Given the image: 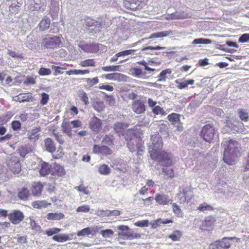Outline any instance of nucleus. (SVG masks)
<instances>
[{
  "label": "nucleus",
  "mask_w": 249,
  "mask_h": 249,
  "mask_svg": "<svg viewBox=\"0 0 249 249\" xmlns=\"http://www.w3.org/2000/svg\"><path fill=\"white\" fill-rule=\"evenodd\" d=\"M148 144V151L152 160L161 162L165 166H171L173 163V156L169 153L161 151L162 139L159 134L151 136Z\"/></svg>",
  "instance_id": "f257e3e1"
},
{
  "label": "nucleus",
  "mask_w": 249,
  "mask_h": 249,
  "mask_svg": "<svg viewBox=\"0 0 249 249\" xmlns=\"http://www.w3.org/2000/svg\"><path fill=\"white\" fill-rule=\"evenodd\" d=\"M222 144L225 149L223 158L224 161L228 165L235 164L240 151L239 144L235 141L225 139Z\"/></svg>",
  "instance_id": "f03ea898"
},
{
  "label": "nucleus",
  "mask_w": 249,
  "mask_h": 249,
  "mask_svg": "<svg viewBox=\"0 0 249 249\" xmlns=\"http://www.w3.org/2000/svg\"><path fill=\"white\" fill-rule=\"evenodd\" d=\"M125 138L128 141L127 145L131 152L136 151L138 148L142 147V140L135 135L131 136V132H128L125 136Z\"/></svg>",
  "instance_id": "7ed1b4c3"
},
{
  "label": "nucleus",
  "mask_w": 249,
  "mask_h": 249,
  "mask_svg": "<svg viewBox=\"0 0 249 249\" xmlns=\"http://www.w3.org/2000/svg\"><path fill=\"white\" fill-rule=\"evenodd\" d=\"M235 240L237 242L240 239L236 237H224L221 240H216L209 245V249H229L231 247V244L229 240Z\"/></svg>",
  "instance_id": "20e7f679"
},
{
  "label": "nucleus",
  "mask_w": 249,
  "mask_h": 249,
  "mask_svg": "<svg viewBox=\"0 0 249 249\" xmlns=\"http://www.w3.org/2000/svg\"><path fill=\"white\" fill-rule=\"evenodd\" d=\"M117 229L119 230V232L118 234V237L121 239L132 240L134 239L140 238L141 237L140 234L131 232L127 226H119Z\"/></svg>",
  "instance_id": "39448f33"
},
{
  "label": "nucleus",
  "mask_w": 249,
  "mask_h": 249,
  "mask_svg": "<svg viewBox=\"0 0 249 249\" xmlns=\"http://www.w3.org/2000/svg\"><path fill=\"white\" fill-rule=\"evenodd\" d=\"M60 44L61 40L59 36H50L45 35L42 37L41 45L46 49H54L59 47Z\"/></svg>",
  "instance_id": "423d86ee"
},
{
  "label": "nucleus",
  "mask_w": 249,
  "mask_h": 249,
  "mask_svg": "<svg viewBox=\"0 0 249 249\" xmlns=\"http://www.w3.org/2000/svg\"><path fill=\"white\" fill-rule=\"evenodd\" d=\"M216 131L212 124H207L203 127L200 136L206 142H211L216 136Z\"/></svg>",
  "instance_id": "0eeeda50"
},
{
  "label": "nucleus",
  "mask_w": 249,
  "mask_h": 249,
  "mask_svg": "<svg viewBox=\"0 0 249 249\" xmlns=\"http://www.w3.org/2000/svg\"><path fill=\"white\" fill-rule=\"evenodd\" d=\"M173 35V32L171 30L159 32L151 34L150 36L147 38H143L137 42L133 43L130 45V47H133L137 45L141 44L144 42V40L147 39H153L157 38H162Z\"/></svg>",
  "instance_id": "6e6552de"
},
{
  "label": "nucleus",
  "mask_w": 249,
  "mask_h": 249,
  "mask_svg": "<svg viewBox=\"0 0 249 249\" xmlns=\"http://www.w3.org/2000/svg\"><path fill=\"white\" fill-rule=\"evenodd\" d=\"M146 0H125L124 5L126 9L137 10L142 8Z\"/></svg>",
  "instance_id": "1a4fd4ad"
},
{
  "label": "nucleus",
  "mask_w": 249,
  "mask_h": 249,
  "mask_svg": "<svg viewBox=\"0 0 249 249\" xmlns=\"http://www.w3.org/2000/svg\"><path fill=\"white\" fill-rule=\"evenodd\" d=\"M193 196L192 190L190 187L183 189L182 191L177 195L178 201L182 204L190 201Z\"/></svg>",
  "instance_id": "9d476101"
},
{
  "label": "nucleus",
  "mask_w": 249,
  "mask_h": 249,
  "mask_svg": "<svg viewBox=\"0 0 249 249\" xmlns=\"http://www.w3.org/2000/svg\"><path fill=\"white\" fill-rule=\"evenodd\" d=\"M8 219L14 225L19 224L24 218L23 213L19 210H14L8 215Z\"/></svg>",
  "instance_id": "9b49d317"
},
{
  "label": "nucleus",
  "mask_w": 249,
  "mask_h": 249,
  "mask_svg": "<svg viewBox=\"0 0 249 249\" xmlns=\"http://www.w3.org/2000/svg\"><path fill=\"white\" fill-rule=\"evenodd\" d=\"M242 124L235 120H228L226 121L225 127L227 128L226 132L231 131L234 133L242 128Z\"/></svg>",
  "instance_id": "f8f14e48"
},
{
  "label": "nucleus",
  "mask_w": 249,
  "mask_h": 249,
  "mask_svg": "<svg viewBox=\"0 0 249 249\" xmlns=\"http://www.w3.org/2000/svg\"><path fill=\"white\" fill-rule=\"evenodd\" d=\"M81 50L85 53H93L97 52L100 47H103L101 44H80L78 45Z\"/></svg>",
  "instance_id": "ddd939ff"
},
{
  "label": "nucleus",
  "mask_w": 249,
  "mask_h": 249,
  "mask_svg": "<svg viewBox=\"0 0 249 249\" xmlns=\"http://www.w3.org/2000/svg\"><path fill=\"white\" fill-rule=\"evenodd\" d=\"M86 24L91 28V30L96 33L101 31L103 27V22L101 19L94 20L88 18L86 21Z\"/></svg>",
  "instance_id": "4468645a"
},
{
  "label": "nucleus",
  "mask_w": 249,
  "mask_h": 249,
  "mask_svg": "<svg viewBox=\"0 0 249 249\" xmlns=\"http://www.w3.org/2000/svg\"><path fill=\"white\" fill-rule=\"evenodd\" d=\"M180 115L178 114L173 113L167 117L168 120L173 123V124L177 127L176 129L179 131L183 129L182 125L180 122Z\"/></svg>",
  "instance_id": "2eb2a0df"
},
{
  "label": "nucleus",
  "mask_w": 249,
  "mask_h": 249,
  "mask_svg": "<svg viewBox=\"0 0 249 249\" xmlns=\"http://www.w3.org/2000/svg\"><path fill=\"white\" fill-rule=\"evenodd\" d=\"M102 124L101 120L94 116L90 119L89 125L92 131L98 132L101 128Z\"/></svg>",
  "instance_id": "dca6fc26"
},
{
  "label": "nucleus",
  "mask_w": 249,
  "mask_h": 249,
  "mask_svg": "<svg viewBox=\"0 0 249 249\" xmlns=\"http://www.w3.org/2000/svg\"><path fill=\"white\" fill-rule=\"evenodd\" d=\"M21 0H7L6 4L9 6V11L12 13H18L21 6Z\"/></svg>",
  "instance_id": "f3484780"
},
{
  "label": "nucleus",
  "mask_w": 249,
  "mask_h": 249,
  "mask_svg": "<svg viewBox=\"0 0 249 249\" xmlns=\"http://www.w3.org/2000/svg\"><path fill=\"white\" fill-rule=\"evenodd\" d=\"M93 152L94 153L102 155H111L112 153V151L107 146L105 145L100 146L97 144L94 145Z\"/></svg>",
  "instance_id": "a211bd4d"
},
{
  "label": "nucleus",
  "mask_w": 249,
  "mask_h": 249,
  "mask_svg": "<svg viewBox=\"0 0 249 249\" xmlns=\"http://www.w3.org/2000/svg\"><path fill=\"white\" fill-rule=\"evenodd\" d=\"M54 168V171H62L63 168L57 164L54 163L53 165H50L48 163L42 162L41 163V168L39 171H51L50 168Z\"/></svg>",
  "instance_id": "6ab92c4d"
},
{
  "label": "nucleus",
  "mask_w": 249,
  "mask_h": 249,
  "mask_svg": "<svg viewBox=\"0 0 249 249\" xmlns=\"http://www.w3.org/2000/svg\"><path fill=\"white\" fill-rule=\"evenodd\" d=\"M34 147L30 144H26L19 146L18 149L20 156L24 158L26 155L33 152Z\"/></svg>",
  "instance_id": "aec40b11"
},
{
  "label": "nucleus",
  "mask_w": 249,
  "mask_h": 249,
  "mask_svg": "<svg viewBox=\"0 0 249 249\" xmlns=\"http://www.w3.org/2000/svg\"><path fill=\"white\" fill-rule=\"evenodd\" d=\"M43 189V185L40 182H34L32 184L30 188L33 196H40Z\"/></svg>",
  "instance_id": "412c9836"
},
{
  "label": "nucleus",
  "mask_w": 249,
  "mask_h": 249,
  "mask_svg": "<svg viewBox=\"0 0 249 249\" xmlns=\"http://www.w3.org/2000/svg\"><path fill=\"white\" fill-rule=\"evenodd\" d=\"M133 110L137 114L143 113L145 110V106L143 103L140 100L134 101L132 105Z\"/></svg>",
  "instance_id": "4be33fe9"
},
{
  "label": "nucleus",
  "mask_w": 249,
  "mask_h": 249,
  "mask_svg": "<svg viewBox=\"0 0 249 249\" xmlns=\"http://www.w3.org/2000/svg\"><path fill=\"white\" fill-rule=\"evenodd\" d=\"M50 14L53 18H55L57 17V14L59 11V3L56 0H50Z\"/></svg>",
  "instance_id": "5701e85b"
},
{
  "label": "nucleus",
  "mask_w": 249,
  "mask_h": 249,
  "mask_svg": "<svg viewBox=\"0 0 249 249\" xmlns=\"http://www.w3.org/2000/svg\"><path fill=\"white\" fill-rule=\"evenodd\" d=\"M154 199L157 203L161 205H167L170 201L169 196L163 194H156Z\"/></svg>",
  "instance_id": "b1692460"
},
{
  "label": "nucleus",
  "mask_w": 249,
  "mask_h": 249,
  "mask_svg": "<svg viewBox=\"0 0 249 249\" xmlns=\"http://www.w3.org/2000/svg\"><path fill=\"white\" fill-rule=\"evenodd\" d=\"M32 94L30 92L26 93H20L18 96L14 97V100L16 102L19 103H23L25 102H29L32 99Z\"/></svg>",
  "instance_id": "393cba45"
},
{
  "label": "nucleus",
  "mask_w": 249,
  "mask_h": 249,
  "mask_svg": "<svg viewBox=\"0 0 249 249\" xmlns=\"http://www.w3.org/2000/svg\"><path fill=\"white\" fill-rule=\"evenodd\" d=\"M44 142L46 151L50 153H53L55 151V145L51 139L49 138L46 139Z\"/></svg>",
  "instance_id": "a878e982"
},
{
  "label": "nucleus",
  "mask_w": 249,
  "mask_h": 249,
  "mask_svg": "<svg viewBox=\"0 0 249 249\" xmlns=\"http://www.w3.org/2000/svg\"><path fill=\"white\" fill-rule=\"evenodd\" d=\"M97 212L99 215L103 216H109L110 215L118 216L121 213L120 211L118 210H114L112 211L98 210Z\"/></svg>",
  "instance_id": "bb28decb"
},
{
  "label": "nucleus",
  "mask_w": 249,
  "mask_h": 249,
  "mask_svg": "<svg viewBox=\"0 0 249 249\" xmlns=\"http://www.w3.org/2000/svg\"><path fill=\"white\" fill-rule=\"evenodd\" d=\"M51 25V20L49 18L45 17L39 23V30L41 31H45L49 29Z\"/></svg>",
  "instance_id": "cd10ccee"
},
{
  "label": "nucleus",
  "mask_w": 249,
  "mask_h": 249,
  "mask_svg": "<svg viewBox=\"0 0 249 249\" xmlns=\"http://www.w3.org/2000/svg\"><path fill=\"white\" fill-rule=\"evenodd\" d=\"M40 128L39 127L33 129L27 133L28 138L32 141H35L38 139Z\"/></svg>",
  "instance_id": "c85d7f7f"
},
{
  "label": "nucleus",
  "mask_w": 249,
  "mask_h": 249,
  "mask_svg": "<svg viewBox=\"0 0 249 249\" xmlns=\"http://www.w3.org/2000/svg\"><path fill=\"white\" fill-rule=\"evenodd\" d=\"M51 205V203H48L46 200H37L32 203V206L36 209L46 208L48 205Z\"/></svg>",
  "instance_id": "c756f323"
},
{
  "label": "nucleus",
  "mask_w": 249,
  "mask_h": 249,
  "mask_svg": "<svg viewBox=\"0 0 249 249\" xmlns=\"http://www.w3.org/2000/svg\"><path fill=\"white\" fill-rule=\"evenodd\" d=\"M46 217L50 220H60L64 217V214L61 213H50L47 214Z\"/></svg>",
  "instance_id": "7c9ffc66"
},
{
  "label": "nucleus",
  "mask_w": 249,
  "mask_h": 249,
  "mask_svg": "<svg viewBox=\"0 0 249 249\" xmlns=\"http://www.w3.org/2000/svg\"><path fill=\"white\" fill-rule=\"evenodd\" d=\"M84 80L86 82L85 87L88 89L91 88L99 83V79L97 77H94L92 79L86 78L84 79Z\"/></svg>",
  "instance_id": "2f4dec72"
},
{
  "label": "nucleus",
  "mask_w": 249,
  "mask_h": 249,
  "mask_svg": "<svg viewBox=\"0 0 249 249\" xmlns=\"http://www.w3.org/2000/svg\"><path fill=\"white\" fill-rule=\"evenodd\" d=\"M29 196V191L26 188H22L18 194V197L21 200H26Z\"/></svg>",
  "instance_id": "473e14b6"
},
{
  "label": "nucleus",
  "mask_w": 249,
  "mask_h": 249,
  "mask_svg": "<svg viewBox=\"0 0 249 249\" xmlns=\"http://www.w3.org/2000/svg\"><path fill=\"white\" fill-rule=\"evenodd\" d=\"M53 239L57 242H64L70 239L69 236L66 234H61L54 235Z\"/></svg>",
  "instance_id": "72a5a7b5"
},
{
  "label": "nucleus",
  "mask_w": 249,
  "mask_h": 249,
  "mask_svg": "<svg viewBox=\"0 0 249 249\" xmlns=\"http://www.w3.org/2000/svg\"><path fill=\"white\" fill-rule=\"evenodd\" d=\"M176 82L178 84L177 88L179 89H183L188 87L189 85H193L195 81L193 79H190L183 82H179L177 80Z\"/></svg>",
  "instance_id": "f704fd0d"
},
{
  "label": "nucleus",
  "mask_w": 249,
  "mask_h": 249,
  "mask_svg": "<svg viewBox=\"0 0 249 249\" xmlns=\"http://www.w3.org/2000/svg\"><path fill=\"white\" fill-rule=\"evenodd\" d=\"M96 62L93 59H88L80 62L79 65L83 67H95Z\"/></svg>",
  "instance_id": "c9c22d12"
},
{
  "label": "nucleus",
  "mask_w": 249,
  "mask_h": 249,
  "mask_svg": "<svg viewBox=\"0 0 249 249\" xmlns=\"http://www.w3.org/2000/svg\"><path fill=\"white\" fill-rule=\"evenodd\" d=\"M182 235L181 231L178 230L174 231L171 234L169 235L168 237L173 241H179Z\"/></svg>",
  "instance_id": "e433bc0d"
},
{
  "label": "nucleus",
  "mask_w": 249,
  "mask_h": 249,
  "mask_svg": "<svg viewBox=\"0 0 249 249\" xmlns=\"http://www.w3.org/2000/svg\"><path fill=\"white\" fill-rule=\"evenodd\" d=\"M211 43V40L203 38L195 39L192 42L193 44H208Z\"/></svg>",
  "instance_id": "4c0bfd02"
},
{
  "label": "nucleus",
  "mask_w": 249,
  "mask_h": 249,
  "mask_svg": "<svg viewBox=\"0 0 249 249\" xmlns=\"http://www.w3.org/2000/svg\"><path fill=\"white\" fill-rule=\"evenodd\" d=\"M173 211L178 217H182L183 213L179 206L176 203L172 204Z\"/></svg>",
  "instance_id": "58836bf2"
},
{
  "label": "nucleus",
  "mask_w": 249,
  "mask_h": 249,
  "mask_svg": "<svg viewBox=\"0 0 249 249\" xmlns=\"http://www.w3.org/2000/svg\"><path fill=\"white\" fill-rule=\"evenodd\" d=\"M102 142L104 144L111 145L113 144V137L111 135H106L103 138Z\"/></svg>",
  "instance_id": "ea45409f"
},
{
  "label": "nucleus",
  "mask_w": 249,
  "mask_h": 249,
  "mask_svg": "<svg viewBox=\"0 0 249 249\" xmlns=\"http://www.w3.org/2000/svg\"><path fill=\"white\" fill-rule=\"evenodd\" d=\"M171 73V70L169 69H166L162 71L160 73L158 76V81L161 82L165 80L166 75L167 74H170Z\"/></svg>",
  "instance_id": "a19ab883"
},
{
  "label": "nucleus",
  "mask_w": 249,
  "mask_h": 249,
  "mask_svg": "<svg viewBox=\"0 0 249 249\" xmlns=\"http://www.w3.org/2000/svg\"><path fill=\"white\" fill-rule=\"evenodd\" d=\"M197 210L201 212H204L205 211H211L213 210V208L212 206L208 205L206 203H204L200 204L197 208Z\"/></svg>",
  "instance_id": "79ce46f5"
},
{
  "label": "nucleus",
  "mask_w": 249,
  "mask_h": 249,
  "mask_svg": "<svg viewBox=\"0 0 249 249\" xmlns=\"http://www.w3.org/2000/svg\"><path fill=\"white\" fill-rule=\"evenodd\" d=\"M239 116L242 121L246 122H248L249 120V114L245 110L241 109L239 110Z\"/></svg>",
  "instance_id": "37998d69"
},
{
  "label": "nucleus",
  "mask_w": 249,
  "mask_h": 249,
  "mask_svg": "<svg viewBox=\"0 0 249 249\" xmlns=\"http://www.w3.org/2000/svg\"><path fill=\"white\" fill-rule=\"evenodd\" d=\"M63 131L69 136H71V126L68 123H63L62 124Z\"/></svg>",
  "instance_id": "c03bdc74"
},
{
  "label": "nucleus",
  "mask_w": 249,
  "mask_h": 249,
  "mask_svg": "<svg viewBox=\"0 0 249 249\" xmlns=\"http://www.w3.org/2000/svg\"><path fill=\"white\" fill-rule=\"evenodd\" d=\"M93 107L98 112H101L104 108V103L102 101H97L93 104Z\"/></svg>",
  "instance_id": "a18cd8bd"
},
{
  "label": "nucleus",
  "mask_w": 249,
  "mask_h": 249,
  "mask_svg": "<svg viewBox=\"0 0 249 249\" xmlns=\"http://www.w3.org/2000/svg\"><path fill=\"white\" fill-rule=\"evenodd\" d=\"M79 97L81 101H82L85 105L87 106L89 104V98L87 94L82 91L79 94Z\"/></svg>",
  "instance_id": "49530a36"
},
{
  "label": "nucleus",
  "mask_w": 249,
  "mask_h": 249,
  "mask_svg": "<svg viewBox=\"0 0 249 249\" xmlns=\"http://www.w3.org/2000/svg\"><path fill=\"white\" fill-rule=\"evenodd\" d=\"M124 124L123 123H118L114 124L113 128L117 133H122L124 131Z\"/></svg>",
  "instance_id": "de8ad7c7"
},
{
  "label": "nucleus",
  "mask_w": 249,
  "mask_h": 249,
  "mask_svg": "<svg viewBox=\"0 0 249 249\" xmlns=\"http://www.w3.org/2000/svg\"><path fill=\"white\" fill-rule=\"evenodd\" d=\"M121 75V74L119 73H113L103 75L102 77H105L107 79L116 80Z\"/></svg>",
  "instance_id": "09e8293b"
},
{
  "label": "nucleus",
  "mask_w": 249,
  "mask_h": 249,
  "mask_svg": "<svg viewBox=\"0 0 249 249\" xmlns=\"http://www.w3.org/2000/svg\"><path fill=\"white\" fill-rule=\"evenodd\" d=\"M131 74L136 76V77H140V76L143 75V72L142 70L138 68H133L130 70ZM145 73H143L144 74Z\"/></svg>",
  "instance_id": "8fccbe9b"
},
{
  "label": "nucleus",
  "mask_w": 249,
  "mask_h": 249,
  "mask_svg": "<svg viewBox=\"0 0 249 249\" xmlns=\"http://www.w3.org/2000/svg\"><path fill=\"white\" fill-rule=\"evenodd\" d=\"M165 47H160L159 46H157L155 47L153 46H147V47H143L141 49V52H145L149 50H164Z\"/></svg>",
  "instance_id": "3c124183"
},
{
  "label": "nucleus",
  "mask_w": 249,
  "mask_h": 249,
  "mask_svg": "<svg viewBox=\"0 0 249 249\" xmlns=\"http://www.w3.org/2000/svg\"><path fill=\"white\" fill-rule=\"evenodd\" d=\"M61 231V229L57 228H53L45 231V234L50 236L54 234H57Z\"/></svg>",
  "instance_id": "603ef678"
},
{
  "label": "nucleus",
  "mask_w": 249,
  "mask_h": 249,
  "mask_svg": "<svg viewBox=\"0 0 249 249\" xmlns=\"http://www.w3.org/2000/svg\"><path fill=\"white\" fill-rule=\"evenodd\" d=\"M120 66H109L102 67V70L104 71H119Z\"/></svg>",
  "instance_id": "864d4df0"
},
{
  "label": "nucleus",
  "mask_w": 249,
  "mask_h": 249,
  "mask_svg": "<svg viewBox=\"0 0 249 249\" xmlns=\"http://www.w3.org/2000/svg\"><path fill=\"white\" fill-rule=\"evenodd\" d=\"M135 51L134 50H126L117 53V56L124 57L132 54Z\"/></svg>",
  "instance_id": "5fc2aeb1"
},
{
  "label": "nucleus",
  "mask_w": 249,
  "mask_h": 249,
  "mask_svg": "<svg viewBox=\"0 0 249 249\" xmlns=\"http://www.w3.org/2000/svg\"><path fill=\"white\" fill-rule=\"evenodd\" d=\"M101 234L103 237H110L114 234L113 231L111 229H107L102 230L101 231Z\"/></svg>",
  "instance_id": "6e6d98bb"
},
{
  "label": "nucleus",
  "mask_w": 249,
  "mask_h": 249,
  "mask_svg": "<svg viewBox=\"0 0 249 249\" xmlns=\"http://www.w3.org/2000/svg\"><path fill=\"white\" fill-rule=\"evenodd\" d=\"M153 112L156 114H161L162 115H164L165 114V111L162 108H161L160 107L157 106H155L152 109Z\"/></svg>",
  "instance_id": "4d7b16f0"
},
{
  "label": "nucleus",
  "mask_w": 249,
  "mask_h": 249,
  "mask_svg": "<svg viewBox=\"0 0 249 249\" xmlns=\"http://www.w3.org/2000/svg\"><path fill=\"white\" fill-rule=\"evenodd\" d=\"M89 234H90L89 227L84 228L81 231H78L77 233V235L78 236L89 235Z\"/></svg>",
  "instance_id": "13d9d810"
},
{
  "label": "nucleus",
  "mask_w": 249,
  "mask_h": 249,
  "mask_svg": "<svg viewBox=\"0 0 249 249\" xmlns=\"http://www.w3.org/2000/svg\"><path fill=\"white\" fill-rule=\"evenodd\" d=\"M238 42L241 43H249V34L245 33L242 34L238 39Z\"/></svg>",
  "instance_id": "bf43d9fd"
},
{
  "label": "nucleus",
  "mask_w": 249,
  "mask_h": 249,
  "mask_svg": "<svg viewBox=\"0 0 249 249\" xmlns=\"http://www.w3.org/2000/svg\"><path fill=\"white\" fill-rule=\"evenodd\" d=\"M90 210V207L89 205H84L78 207L76 209L78 213H88Z\"/></svg>",
  "instance_id": "052dcab7"
},
{
  "label": "nucleus",
  "mask_w": 249,
  "mask_h": 249,
  "mask_svg": "<svg viewBox=\"0 0 249 249\" xmlns=\"http://www.w3.org/2000/svg\"><path fill=\"white\" fill-rule=\"evenodd\" d=\"M38 73L42 76L48 75L51 74V71L49 69L41 67L39 70Z\"/></svg>",
  "instance_id": "680f3d73"
},
{
  "label": "nucleus",
  "mask_w": 249,
  "mask_h": 249,
  "mask_svg": "<svg viewBox=\"0 0 249 249\" xmlns=\"http://www.w3.org/2000/svg\"><path fill=\"white\" fill-rule=\"evenodd\" d=\"M41 99L40 100V104L42 105H45L47 104L48 101L49 99V95L45 92L42 93L41 94Z\"/></svg>",
  "instance_id": "e2e57ef3"
},
{
  "label": "nucleus",
  "mask_w": 249,
  "mask_h": 249,
  "mask_svg": "<svg viewBox=\"0 0 249 249\" xmlns=\"http://www.w3.org/2000/svg\"><path fill=\"white\" fill-rule=\"evenodd\" d=\"M134 225L139 227H147L149 225V221L147 220H140L135 222Z\"/></svg>",
  "instance_id": "0e129e2a"
},
{
  "label": "nucleus",
  "mask_w": 249,
  "mask_h": 249,
  "mask_svg": "<svg viewBox=\"0 0 249 249\" xmlns=\"http://www.w3.org/2000/svg\"><path fill=\"white\" fill-rule=\"evenodd\" d=\"M35 83V78L29 76H27L25 80L23 82V84L25 85H34Z\"/></svg>",
  "instance_id": "69168bd1"
},
{
  "label": "nucleus",
  "mask_w": 249,
  "mask_h": 249,
  "mask_svg": "<svg viewBox=\"0 0 249 249\" xmlns=\"http://www.w3.org/2000/svg\"><path fill=\"white\" fill-rule=\"evenodd\" d=\"M173 19H179L185 18V14L184 12L176 11L175 13H172Z\"/></svg>",
  "instance_id": "338daca9"
},
{
  "label": "nucleus",
  "mask_w": 249,
  "mask_h": 249,
  "mask_svg": "<svg viewBox=\"0 0 249 249\" xmlns=\"http://www.w3.org/2000/svg\"><path fill=\"white\" fill-rule=\"evenodd\" d=\"M11 125L12 129L15 131L18 130L21 128V123L19 121H13Z\"/></svg>",
  "instance_id": "774afa93"
}]
</instances>
